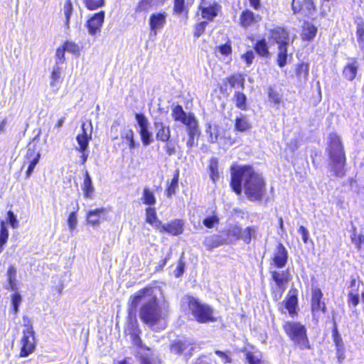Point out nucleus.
<instances>
[{"label":"nucleus","mask_w":364,"mask_h":364,"mask_svg":"<svg viewBox=\"0 0 364 364\" xmlns=\"http://www.w3.org/2000/svg\"><path fill=\"white\" fill-rule=\"evenodd\" d=\"M227 80L232 88L245 87V78L241 75H234L227 78Z\"/></svg>","instance_id":"e433bc0d"},{"label":"nucleus","mask_w":364,"mask_h":364,"mask_svg":"<svg viewBox=\"0 0 364 364\" xmlns=\"http://www.w3.org/2000/svg\"><path fill=\"white\" fill-rule=\"evenodd\" d=\"M41 158V154L39 152L36 153L34 149L28 148L26 153V161L24 164L28 163V167L26 172V178H28L31 176L34 171L36 164L38 163Z\"/></svg>","instance_id":"a211bd4d"},{"label":"nucleus","mask_w":364,"mask_h":364,"mask_svg":"<svg viewBox=\"0 0 364 364\" xmlns=\"http://www.w3.org/2000/svg\"><path fill=\"white\" fill-rule=\"evenodd\" d=\"M23 329L20 340L19 357L26 358L33 353L36 349L35 331L30 318L27 316H23Z\"/></svg>","instance_id":"423d86ee"},{"label":"nucleus","mask_w":364,"mask_h":364,"mask_svg":"<svg viewBox=\"0 0 364 364\" xmlns=\"http://www.w3.org/2000/svg\"><path fill=\"white\" fill-rule=\"evenodd\" d=\"M207 24L208 21H201L198 23L195 27V36L199 37L205 31Z\"/></svg>","instance_id":"0e129e2a"},{"label":"nucleus","mask_w":364,"mask_h":364,"mask_svg":"<svg viewBox=\"0 0 364 364\" xmlns=\"http://www.w3.org/2000/svg\"><path fill=\"white\" fill-rule=\"evenodd\" d=\"M65 50L63 47L57 48L55 53V65H62L65 63Z\"/></svg>","instance_id":"13d9d810"},{"label":"nucleus","mask_w":364,"mask_h":364,"mask_svg":"<svg viewBox=\"0 0 364 364\" xmlns=\"http://www.w3.org/2000/svg\"><path fill=\"white\" fill-rule=\"evenodd\" d=\"M63 70L62 65H55L53 68V70L50 75V85L53 87L56 86L57 82L60 77L61 71Z\"/></svg>","instance_id":"c03bdc74"},{"label":"nucleus","mask_w":364,"mask_h":364,"mask_svg":"<svg viewBox=\"0 0 364 364\" xmlns=\"http://www.w3.org/2000/svg\"><path fill=\"white\" fill-rule=\"evenodd\" d=\"M77 225V213L76 211H73L70 213L68 218V225L70 231L72 232L74 231Z\"/></svg>","instance_id":"4d7b16f0"},{"label":"nucleus","mask_w":364,"mask_h":364,"mask_svg":"<svg viewBox=\"0 0 364 364\" xmlns=\"http://www.w3.org/2000/svg\"><path fill=\"white\" fill-rule=\"evenodd\" d=\"M139 134L144 146H146L152 143V133L149 131V129L139 132Z\"/></svg>","instance_id":"6e6d98bb"},{"label":"nucleus","mask_w":364,"mask_h":364,"mask_svg":"<svg viewBox=\"0 0 364 364\" xmlns=\"http://www.w3.org/2000/svg\"><path fill=\"white\" fill-rule=\"evenodd\" d=\"M191 345L190 343L186 341L182 340H174L170 343L169 349L171 353L181 355L183 353V352L187 349V348Z\"/></svg>","instance_id":"5701e85b"},{"label":"nucleus","mask_w":364,"mask_h":364,"mask_svg":"<svg viewBox=\"0 0 364 364\" xmlns=\"http://www.w3.org/2000/svg\"><path fill=\"white\" fill-rule=\"evenodd\" d=\"M154 0H140L135 9L136 13L148 12L154 6Z\"/></svg>","instance_id":"79ce46f5"},{"label":"nucleus","mask_w":364,"mask_h":364,"mask_svg":"<svg viewBox=\"0 0 364 364\" xmlns=\"http://www.w3.org/2000/svg\"><path fill=\"white\" fill-rule=\"evenodd\" d=\"M154 287L147 285L132 294L129 299V313L132 314L137 309L143 298L149 296L150 300L143 304L139 309L141 321L149 327H154L164 320L166 315L163 314L159 301L154 294Z\"/></svg>","instance_id":"f03ea898"},{"label":"nucleus","mask_w":364,"mask_h":364,"mask_svg":"<svg viewBox=\"0 0 364 364\" xmlns=\"http://www.w3.org/2000/svg\"><path fill=\"white\" fill-rule=\"evenodd\" d=\"M186 266V262L184 261V252H182L174 271V275L176 277L178 278L181 277L184 272Z\"/></svg>","instance_id":"3c124183"},{"label":"nucleus","mask_w":364,"mask_h":364,"mask_svg":"<svg viewBox=\"0 0 364 364\" xmlns=\"http://www.w3.org/2000/svg\"><path fill=\"white\" fill-rule=\"evenodd\" d=\"M360 303V294L358 289H350L347 295V304L349 307L355 308Z\"/></svg>","instance_id":"c756f323"},{"label":"nucleus","mask_w":364,"mask_h":364,"mask_svg":"<svg viewBox=\"0 0 364 364\" xmlns=\"http://www.w3.org/2000/svg\"><path fill=\"white\" fill-rule=\"evenodd\" d=\"M357 41L360 48H364V21L360 20L357 23L356 26Z\"/></svg>","instance_id":"37998d69"},{"label":"nucleus","mask_w":364,"mask_h":364,"mask_svg":"<svg viewBox=\"0 0 364 364\" xmlns=\"http://www.w3.org/2000/svg\"><path fill=\"white\" fill-rule=\"evenodd\" d=\"M235 127L237 131L244 132L249 131L252 128V125L247 117L241 114L235 119Z\"/></svg>","instance_id":"a878e982"},{"label":"nucleus","mask_w":364,"mask_h":364,"mask_svg":"<svg viewBox=\"0 0 364 364\" xmlns=\"http://www.w3.org/2000/svg\"><path fill=\"white\" fill-rule=\"evenodd\" d=\"M164 149L166 151V153L168 156H172L176 153V147L175 143L172 141H168L166 142Z\"/></svg>","instance_id":"e2e57ef3"},{"label":"nucleus","mask_w":364,"mask_h":364,"mask_svg":"<svg viewBox=\"0 0 364 364\" xmlns=\"http://www.w3.org/2000/svg\"><path fill=\"white\" fill-rule=\"evenodd\" d=\"M220 219L218 215L213 212L211 215H207L203 220V224L209 229L214 228L219 224Z\"/></svg>","instance_id":"ea45409f"},{"label":"nucleus","mask_w":364,"mask_h":364,"mask_svg":"<svg viewBox=\"0 0 364 364\" xmlns=\"http://www.w3.org/2000/svg\"><path fill=\"white\" fill-rule=\"evenodd\" d=\"M141 331H136L135 333H132L129 334L132 342L133 345H134L136 348L143 349L146 351H150L151 348L145 345H144L143 341L141 338Z\"/></svg>","instance_id":"72a5a7b5"},{"label":"nucleus","mask_w":364,"mask_h":364,"mask_svg":"<svg viewBox=\"0 0 364 364\" xmlns=\"http://www.w3.org/2000/svg\"><path fill=\"white\" fill-rule=\"evenodd\" d=\"M188 134V140L187 141V146L189 147H192L195 144L194 137L197 136L199 133L198 122L193 124L189 123L188 127H187Z\"/></svg>","instance_id":"f704fd0d"},{"label":"nucleus","mask_w":364,"mask_h":364,"mask_svg":"<svg viewBox=\"0 0 364 364\" xmlns=\"http://www.w3.org/2000/svg\"><path fill=\"white\" fill-rule=\"evenodd\" d=\"M208 168L210 171V177L213 182H215L219 178L218 161L216 158H212L210 160Z\"/></svg>","instance_id":"4c0bfd02"},{"label":"nucleus","mask_w":364,"mask_h":364,"mask_svg":"<svg viewBox=\"0 0 364 364\" xmlns=\"http://www.w3.org/2000/svg\"><path fill=\"white\" fill-rule=\"evenodd\" d=\"M105 213V209L103 208H97L95 210H89L87 213V221L92 226H96L100 224L101 215Z\"/></svg>","instance_id":"b1692460"},{"label":"nucleus","mask_w":364,"mask_h":364,"mask_svg":"<svg viewBox=\"0 0 364 364\" xmlns=\"http://www.w3.org/2000/svg\"><path fill=\"white\" fill-rule=\"evenodd\" d=\"M257 229L254 227H247L242 230L241 238L247 243H250L252 237H256Z\"/></svg>","instance_id":"de8ad7c7"},{"label":"nucleus","mask_w":364,"mask_h":364,"mask_svg":"<svg viewBox=\"0 0 364 364\" xmlns=\"http://www.w3.org/2000/svg\"><path fill=\"white\" fill-rule=\"evenodd\" d=\"M146 222L155 228L157 230H159L162 223L160 221L156 213V210L153 208H147L146 209Z\"/></svg>","instance_id":"393cba45"},{"label":"nucleus","mask_w":364,"mask_h":364,"mask_svg":"<svg viewBox=\"0 0 364 364\" xmlns=\"http://www.w3.org/2000/svg\"><path fill=\"white\" fill-rule=\"evenodd\" d=\"M178 178L179 172L178 171H176L170 185L166 189V195L168 198L171 197L172 195L175 194L176 188L178 187Z\"/></svg>","instance_id":"49530a36"},{"label":"nucleus","mask_w":364,"mask_h":364,"mask_svg":"<svg viewBox=\"0 0 364 364\" xmlns=\"http://www.w3.org/2000/svg\"><path fill=\"white\" fill-rule=\"evenodd\" d=\"M199 9L201 11V16L203 18H205L208 21H213L218 15L220 9V6L216 3L208 5L205 4L203 5H200Z\"/></svg>","instance_id":"aec40b11"},{"label":"nucleus","mask_w":364,"mask_h":364,"mask_svg":"<svg viewBox=\"0 0 364 364\" xmlns=\"http://www.w3.org/2000/svg\"><path fill=\"white\" fill-rule=\"evenodd\" d=\"M104 20V11L95 14L92 17H90L86 23L89 34L91 36H95L97 32H100Z\"/></svg>","instance_id":"ddd939ff"},{"label":"nucleus","mask_w":364,"mask_h":364,"mask_svg":"<svg viewBox=\"0 0 364 364\" xmlns=\"http://www.w3.org/2000/svg\"><path fill=\"white\" fill-rule=\"evenodd\" d=\"M85 6L89 10H95L102 7L105 4V0H82Z\"/></svg>","instance_id":"864d4df0"},{"label":"nucleus","mask_w":364,"mask_h":364,"mask_svg":"<svg viewBox=\"0 0 364 364\" xmlns=\"http://www.w3.org/2000/svg\"><path fill=\"white\" fill-rule=\"evenodd\" d=\"M231 186L237 195L243 190L250 200H260L265 192L263 178L250 166L232 168Z\"/></svg>","instance_id":"f257e3e1"},{"label":"nucleus","mask_w":364,"mask_h":364,"mask_svg":"<svg viewBox=\"0 0 364 364\" xmlns=\"http://www.w3.org/2000/svg\"><path fill=\"white\" fill-rule=\"evenodd\" d=\"M206 133L209 134L208 141L210 143H215L218 137V131L216 125H212L208 123L207 124Z\"/></svg>","instance_id":"a18cd8bd"},{"label":"nucleus","mask_w":364,"mask_h":364,"mask_svg":"<svg viewBox=\"0 0 364 364\" xmlns=\"http://www.w3.org/2000/svg\"><path fill=\"white\" fill-rule=\"evenodd\" d=\"M9 237L7 225L4 222L0 223V250L4 247Z\"/></svg>","instance_id":"8fccbe9b"},{"label":"nucleus","mask_w":364,"mask_h":364,"mask_svg":"<svg viewBox=\"0 0 364 364\" xmlns=\"http://www.w3.org/2000/svg\"><path fill=\"white\" fill-rule=\"evenodd\" d=\"M166 13L152 14L149 18V26L151 33H153L154 36H156L158 31L161 29L164 26L166 23Z\"/></svg>","instance_id":"dca6fc26"},{"label":"nucleus","mask_w":364,"mask_h":364,"mask_svg":"<svg viewBox=\"0 0 364 364\" xmlns=\"http://www.w3.org/2000/svg\"><path fill=\"white\" fill-rule=\"evenodd\" d=\"M183 226L184 222L183 220L176 219L167 224H162L159 231L161 233L167 232L171 235H178L183 233Z\"/></svg>","instance_id":"4468645a"},{"label":"nucleus","mask_w":364,"mask_h":364,"mask_svg":"<svg viewBox=\"0 0 364 364\" xmlns=\"http://www.w3.org/2000/svg\"><path fill=\"white\" fill-rule=\"evenodd\" d=\"M269 38L278 46L281 44H289V36L288 32L281 27L270 29Z\"/></svg>","instance_id":"f3484780"},{"label":"nucleus","mask_w":364,"mask_h":364,"mask_svg":"<svg viewBox=\"0 0 364 364\" xmlns=\"http://www.w3.org/2000/svg\"><path fill=\"white\" fill-rule=\"evenodd\" d=\"M309 65L302 63L296 68V76L300 82H306L309 77Z\"/></svg>","instance_id":"2f4dec72"},{"label":"nucleus","mask_w":364,"mask_h":364,"mask_svg":"<svg viewBox=\"0 0 364 364\" xmlns=\"http://www.w3.org/2000/svg\"><path fill=\"white\" fill-rule=\"evenodd\" d=\"M289 44H281L278 46L277 64L280 68H283L287 64V47Z\"/></svg>","instance_id":"c85d7f7f"},{"label":"nucleus","mask_w":364,"mask_h":364,"mask_svg":"<svg viewBox=\"0 0 364 364\" xmlns=\"http://www.w3.org/2000/svg\"><path fill=\"white\" fill-rule=\"evenodd\" d=\"M73 12V5L70 0H67L64 4V13L66 18V24L68 25Z\"/></svg>","instance_id":"680f3d73"},{"label":"nucleus","mask_w":364,"mask_h":364,"mask_svg":"<svg viewBox=\"0 0 364 364\" xmlns=\"http://www.w3.org/2000/svg\"><path fill=\"white\" fill-rule=\"evenodd\" d=\"M332 339L336 350V360L338 364H342L346 360V348L343 338L338 332L337 324L333 321L332 328Z\"/></svg>","instance_id":"9d476101"},{"label":"nucleus","mask_w":364,"mask_h":364,"mask_svg":"<svg viewBox=\"0 0 364 364\" xmlns=\"http://www.w3.org/2000/svg\"><path fill=\"white\" fill-rule=\"evenodd\" d=\"M256 53L262 57H268L269 51L265 39L258 41L254 47Z\"/></svg>","instance_id":"c9c22d12"},{"label":"nucleus","mask_w":364,"mask_h":364,"mask_svg":"<svg viewBox=\"0 0 364 364\" xmlns=\"http://www.w3.org/2000/svg\"><path fill=\"white\" fill-rule=\"evenodd\" d=\"M328 154L331 162V169L338 177L344 176V165L346 157L341 139L336 134L328 136Z\"/></svg>","instance_id":"20e7f679"},{"label":"nucleus","mask_w":364,"mask_h":364,"mask_svg":"<svg viewBox=\"0 0 364 364\" xmlns=\"http://www.w3.org/2000/svg\"><path fill=\"white\" fill-rule=\"evenodd\" d=\"M184 8V0H174L173 10L176 14H181Z\"/></svg>","instance_id":"774afa93"},{"label":"nucleus","mask_w":364,"mask_h":364,"mask_svg":"<svg viewBox=\"0 0 364 364\" xmlns=\"http://www.w3.org/2000/svg\"><path fill=\"white\" fill-rule=\"evenodd\" d=\"M214 353L221 359L223 364H230L232 362L230 352L215 350Z\"/></svg>","instance_id":"5fc2aeb1"},{"label":"nucleus","mask_w":364,"mask_h":364,"mask_svg":"<svg viewBox=\"0 0 364 364\" xmlns=\"http://www.w3.org/2000/svg\"><path fill=\"white\" fill-rule=\"evenodd\" d=\"M311 311L313 314L318 312L325 314L327 311L323 292L318 287H314L311 289Z\"/></svg>","instance_id":"9b49d317"},{"label":"nucleus","mask_w":364,"mask_h":364,"mask_svg":"<svg viewBox=\"0 0 364 364\" xmlns=\"http://www.w3.org/2000/svg\"><path fill=\"white\" fill-rule=\"evenodd\" d=\"M135 118L139 126V132L149 129V122L145 115L143 114L136 113Z\"/></svg>","instance_id":"09e8293b"},{"label":"nucleus","mask_w":364,"mask_h":364,"mask_svg":"<svg viewBox=\"0 0 364 364\" xmlns=\"http://www.w3.org/2000/svg\"><path fill=\"white\" fill-rule=\"evenodd\" d=\"M260 19L261 17L259 15H255L252 11L247 9L242 11L240 17V24L242 27L250 26Z\"/></svg>","instance_id":"412c9836"},{"label":"nucleus","mask_w":364,"mask_h":364,"mask_svg":"<svg viewBox=\"0 0 364 364\" xmlns=\"http://www.w3.org/2000/svg\"><path fill=\"white\" fill-rule=\"evenodd\" d=\"M242 58L245 60L247 66L250 65L255 58V54L252 50L246 52L242 55Z\"/></svg>","instance_id":"338daca9"},{"label":"nucleus","mask_w":364,"mask_h":364,"mask_svg":"<svg viewBox=\"0 0 364 364\" xmlns=\"http://www.w3.org/2000/svg\"><path fill=\"white\" fill-rule=\"evenodd\" d=\"M298 290L296 288H291L284 300L279 304L278 311L285 314L288 313L291 318L298 316Z\"/></svg>","instance_id":"1a4fd4ad"},{"label":"nucleus","mask_w":364,"mask_h":364,"mask_svg":"<svg viewBox=\"0 0 364 364\" xmlns=\"http://www.w3.org/2000/svg\"><path fill=\"white\" fill-rule=\"evenodd\" d=\"M358 68V63L355 59H351L343 68V74L345 78L352 81L355 79Z\"/></svg>","instance_id":"4be33fe9"},{"label":"nucleus","mask_w":364,"mask_h":364,"mask_svg":"<svg viewBox=\"0 0 364 364\" xmlns=\"http://www.w3.org/2000/svg\"><path fill=\"white\" fill-rule=\"evenodd\" d=\"M187 306L195 321L199 323H215L218 321L213 309L193 296H187Z\"/></svg>","instance_id":"39448f33"},{"label":"nucleus","mask_w":364,"mask_h":364,"mask_svg":"<svg viewBox=\"0 0 364 364\" xmlns=\"http://www.w3.org/2000/svg\"><path fill=\"white\" fill-rule=\"evenodd\" d=\"M82 191L84 196L87 198H92L95 188L92 185V179L87 171L85 172V177L83 181Z\"/></svg>","instance_id":"cd10ccee"},{"label":"nucleus","mask_w":364,"mask_h":364,"mask_svg":"<svg viewBox=\"0 0 364 364\" xmlns=\"http://www.w3.org/2000/svg\"><path fill=\"white\" fill-rule=\"evenodd\" d=\"M271 277L274 282L276 287H271V294L274 301H278L282 296L287 285L291 279V276L288 269L277 272H271Z\"/></svg>","instance_id":"0eeeda50"},{"label":"nucleus","mask_w":364,"mask_h":364,"mask_svg":"<svg viewBox=\"0 0 364 364\" xmlns=\"http://www.w3.org/2000/svg\"><path fill=\"white\" fill-rule=\"evenodd\" d=\"M233 101L237 108L242 110H245L247 109V97L243 92L240 91L235 92Z\"/></svg>","instance_id":"473e14b6"},{"label":"nucleus","mask_w":364,"mask_h":364,"mask_svg":"<svg viewBox=\"0 0 364 364\" xmlns=\"http://www.w3.org/2000/svg\"><path fill=\"white\" fill-rule=\"evenodd\" d=\"M282 328L295 348L303 350L311 348L307 328L304 324L300 321L285 320L282 323Z\"/></svg>","instance_id":"7ed1b4c3"},{"label":"nucleus","mask_w":364,"mask_h":364,"mask_svg":"<svg viewBox=\"0 0 364 364\" xmlns=\"http://www.w3.org/2000/svg\"><path fill=\"white\" fill-rule=\"evenodd\" d=\"M171 115L175 121L181 122L186 126V127H188V124L191 122H193V124L197 123V120L193 114H189L187 115L183 111L182 107L180 105H176L173 108Z\"/></svg>","instance_id":"2eb2a0df"},{"label":"nucleus","mask_w":364,"mask_h":364,"mask_svg":"<svg viewBox=\"0 0 364 364\" xmlns=\"http://www.w3.org/2000/svg\"><path fill=\"white\" fill-rule=\"evenodd\" d=\"M245 359L249 364H262V359L257 357L252 351L246 352Z\"/></svg>","instance_id":"bf43d9fd"},{"label":"nucleus","mask_w":364,"mask_h":364,"mask_svg":"<svg viewBox=\"0 0 364 364\" xmlns=\"http://www.w3.org/2000/svg\"><path fill=\"white\" fill-rule=\"evenodd\" d=\"M287 259V252H277L272 257V264L274 267L280 269L286 265Z\"/></svg>","instance_id":"bb28decb"},{"label":"nucleus","mask_w":364,"mask_h":364,"mask_svg":"<svg viewBox=\"0 0 364 364\" xmlns=\"http://www.w3.org/2000/svg\"><path fill=\"white\" fill-rule=\"evenodd\" d=\"M65 51L75 54L79 52V46L75 43L72 41H66L63 46Z\"/></svg>","instance_id":"052dcab7"},{"label":"nucleus","mask_w":364,"mask_h":364,"mask_svg":"<svg viewBox=\"0 0 364 364\" xmlns=\"http://www.w3.org/2000/svg\"><path fill=\"white\" fill-rule=\"evenodd\" d=\"M86 125L85 123L82 124V133L78 134L76 137V140L79 144V148L77 149L80 152H84L87 150L89 142L92 139V124L91 120L87 122V127H86Z\"/></svg>","instance_id":"f8f14e48"},{"label":"nucleus","mask_w":364,"mask_h":364,"mask_svg":"<svg viewBox=\"0 0 364 364\" xmlns=\"http://www.w3.org/2000/svg\"><path fill=\"white\" fill-rule=\"evenodd\" d=\"M211 355L212 354L211 353H208V354H201L200 355L197 360L199 361L198 363H195V364H205L204 363V359H208V360L210 362V363H214V364H218V361L215 358H211Z\"/></svg>","instance_id":"69168bd1"},{"label":"nucleus","mask_w":364,"mask_h":364,"mask_svg":"<svg viewBox=\"0 0 364 364\" xmlns=\"http://www.w3.org/2000/svg\"><path fill=\"white\" fill-rule=\"evenodd\" d=\"M242 229L241 228L233 225L228 228L225 232L226 237L224 238L222 235H213L205 239V244L210 247H217L223 243H232L241 238Z\"/></svg>","instance_id":"6e6552de"},{"label":"nucleus","mask_w":364,"mask_h":364,"mask_svg":"<svg viewBox=\"0 0 364 364\" xmlns=\"http://www.w3.org/2000/svg\"><path fill=\"white\" fill-rule=\"evenodd\" d=\"M316 28L311 23H305L302 31V38L304 40H311L314 38L316 34Z\"/></svg>","instance_id":"58836bf2"},{"label":"nucleus","mask_w":364,"mask_h":364,"mask_svg":"<svg viewBox=\"0 0 364 364\" xmlns=\"http://www.w3.org/2000/svg\"><path fill=\"white\" fill-rule=\"evenodd\" d=\"M140 328L139 326V323L137 319L135 316L129 315L126 323V326L124 328L125 333L128 335L136 332V331H140Z\"/></svg>","instance_id":"7c9ffc66"},{"label":"nucleus","mask_w":364,"mask_h":364,"mask_svg":"<svg viewBox=\"0 0 364 364\" xmlns=\"http://www.w3.org/2000/svg\"><path fill=\"white\" fill-rule=\"evenodd\" d=\"M11 306L13 313L16 314L18 311V307L21 302V296L18 292H15L11 296Z\"/></svg>","instance_id":"603ef678"},{"label":"nucleus","mask_w":364,"mask_h":364,"mask_svg":"<svg viewBox=\"0 0 364 364\" xmlns=\"http://www.w3.org/2000/svg\"><path fill=\"white\" fill-rule=\"evenodd\" d=\"M141 200L144 204L154 205L156 203V198L154 193L149 188H144L141 196Z\"/></svg>","instance_id":"a19ab883"},{"label":"nucleus","mask_w":364,"mask_h":364,"mask_svg":"<svg viewBox=\"0 0 364 364\" xmlns=\"http://www.w3.org/2000/svg\"><path fill=\"white\" fill-rule=\"evenodd\" d=\"M154 126L156 131V139L163 142H168L171 137L169 126L165 125L160 121H155L154 122Z\"/></svg>","instance_id":"6ab92c4d"}]
</instances>
